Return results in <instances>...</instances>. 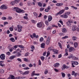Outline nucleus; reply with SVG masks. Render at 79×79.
Here are the masks:
<instances>
[{"label": "nucleus", "instance_id": "nucleus-1", "mask_svg": "<svg viewBox=\"0 0 79 79\" xmlns=\"http://www.w3.org/2000/svg\"><path fill=\"white\" fill-rule=\"evenodd\" d=\"M13 10L14 11H16L17 13H20L22 12V13H24V11L23 10H21V9L19 8L18 7H15L13 8Z\"/></svg>", "mask_w": 79, "mask_h": 79}, {"label": "nucleus", "instance_id": "nucleus-2", "mask_svg": "<svg viewBox=\"0 0 79 79\" xmlns=\"http://www.w3.org/2000/svg\"><path fill=\"white\" fill-rule=\"evenodd\" d=\"M66 14L68 15H69L71 14V12L69 11L66 12L65 13V14L61 15L60 17H61L63 18H68V15H67Z\"/></svg>", "mask_w": 79, "mask_h": 79}, {"label": "nucleus", "instance_id": "nucleus-3", "mask_svg": "<svg viewBox=\"0 0 79 79\" xmlns=\"http://www.w3.org/2000/svg\"><path fill=\"white\" fill-rule=\"evenodd\" d=\"M17 28L18 29V31L19 32H21V31H22V26L20 25H17Z\"/></svg>", "mask_w": 79, "mask_h": 79}, {"label": "nucleus", "instance_id": "nucleus-4", "mask_svg": "<svg viewBox=\"0 0 79 79\" xmlns=\"http://www.w3.org/2000/svg\"><path fill=\"white\" fill-rule=\"evenodd\" d=\"M0 58L1 60H4L5 59V55L4 54H2L0 56Z\"/></svg>", "mask_w": 79, "mask_h": 79}, {"label": "nucleus", "instance_id": "nucleus-5", "mask_svg": "<svg viewBox=\"0 0 79 79\" xmlns=\"http://www.w3.org/2000/svg\"><path fill=\"white\" fill-rule=\"evenodd\" d=\"M0 8V9L6 10V9H7L8 8V7L5 5H3L1 6Z\"/></svg>", "mask_w": 79, "mask_h": 79}, {"label": "nucleus", "instance_id": "nucleus-6", "mask_svg": "<svg viewBox=\"0 0 79 79\" xmlns=\"http://www.w3.org/2000/svg\"><path fill=\"white\" fill-rule=\"evenodd\" d=\"M50 36H48L47 40L46 41V44L47 45H49L50 43Z\"/></svg>", "mask_w": 79, "mask_h": 79}, {"label": "nucleus", "instance_id": "nucleus-7", "mask_svg": "<svg viewBox=\"0 0 79 79\" xmlns=\"http://www.w3.org/2000/svg\"><path fill=\"white\" fill-rule=\"evenodd\" d=\"M42 25H43V23H37V26L38 27H39L40 28L41 27H42Z\"/></svg>", "mask_w": 79, "mask_h": 79}, {"label": "nucleus", "instance_id": "nucleus-8", "mask_svg": "<svg viewBox=\"0 0 79 79\" xmlns=\"http://www.w3.org/2000/svg\"><path fill=\"white\" fill-rule=\"evenodd\" d=\"M29 73V71H25L24 73H22L23 75H27Z\"/></svg>", "mask_w": 79, "mask_h": 79}, {"label": "nucleus", "instance_id": "nucleus-9", "mask_svg": "<svg viewBox=\"0 0 79 79\" xmlns=\"http://www.w3.org/2000/svg\"><path fill=\"white\" fill-rule=\"evenodd\" d=\"M52 20V17L51 15H49L48 17V21L49 22Z\"/></svg>", "mask_w": 79, "mask_h": 79}, {"label": "nucleus", "instance_id": "nucleus-10", "mask_svg": "<svg viewBox=\"0 0 79 79\" xmlns=\"http://www.w3.org/2000/svg\"><path fill=\"white\" fill-rule=\"evenodd\" d=\"M62 32L63 33H66L67 32V30L66 29L64 28H63L62 30Z\"/></svg>", "mask_w": 79, "mask_h": 79}, {"label": "nucleus", "instance_id": "nucleus-11", "mask_svg": "<svg viewBox=\"0 0 79 79\" xmlns=\"http://www.w3.org/2000/svg\"><path fill=\"white\" fill-rule=\"evenodd\" d=\"M16 56H15L12 55L10 57L9 60H13L15 58H16Z\"/></svg>", "mask_w": 79, "mask_h": 79}, {"label": "nucleus", "instance_id": "nucleus-12", "mask_svg": "<svg viewBox=\"0 0 79 79\" xmlns=\"http://www.w3.org/2000/svg\"><path fill=\"white\" fill-rule=\"evenodd\" d=\"M76 30V26H73L72 27V31H75Z\"/></svg>", "mask_w": 79, "mask_h": 79}, {"label": "nucleus", "instance_id": "nucleus-13", "mask_svg": "<svg viewBox=\"0 0 79 79\" xmlns=\"http://www.w3.org/2000/svg\"><path fill=\"white\" fill-rule=\"evenodd\" d=\"M59 66H60V64H59V63L55 64L54 65V66L55 68H58Z\"/></svg>", "mask_w": 79, "mask_h": 79}, {"label": "nucleus", "instance_id": "nucleus-14", "mask_svg": "<svg viewBox=\"0 0 79 79\" xmlns=\"http://www.w3.org/2000/svg\"><path fill=\"white\" fill-rule=\"evenodd\" d=\"M32 35L33 37H34V38H35L36 37V39H37V38L39 37V35H36V34L35 33H33L32 34Z\"/></svg>", "mask_w": 79, "mask_h": 79}, {"label": "nucleus", "instance_id": "nucleus-15", "mask_svg": "<svg viewBox=\"0 0 79 79\" xmlns=\"http://www.w3.org/2000/svg\"><path fill=\"white\" fill-rule=\"evenodd\" d=\"M45 44L44 43H42L41 44V47L43 48H45Z\"/></svg>", "mask_w": 79, "mask_h": 79}, {"label": "nucleus", "instance_id": "nucleus-16", "mask_svg": "<svg viewBox=\"0 0 79 79\" xmlns=\"http://www.w3.org/2000/svg\"><path fill=\"white\" fill-rule=\"evenodd\" d=\"M73 50H74V48L72 47H70L69 49V52H71L73 51Z\"/></svg>", "mask_w": 79, "mask_h": 79}, {"label": "nucleus", "instance_id": "nucleus-17", "mask_svg": "<svg viewBox=\"0 0 79 79\" xmlns=\"http://www.w3.org/2000/svg\"><path fill=\"white\" fill-rule=\"evenodd\" d=\"M52 51L53 52L54 54H58V51L55 49H52Z\"/></svg>", "mask_w": 79, "mask_h": 79}, {"label": "nucleus", "instance_id": "nucleus-18", "mask_svg": "<svg viewBox=\"0 0 79 79\" xmlns=\"http://www.w3.org/2000/svg\"><path fill=\"white\" fill-rule=\"evenodd\" d=\"M62 5H63V3H57L56 4V6H60Z\"/></svg>", "mask_w": 79, "mask_h": 79}, {"label": "nucleus", "instance_id": "nucleus-19", "mask_svg": "<svg viewBox=\"0 0 79 79\" xmlns=\"http://www.w3.org/2000/svg\"><path fill=\"white\" fill-rule=\"evenodd\" d=\"M9 40H11L13 42H14L15 41V39H14V38H10Z\"/></svg>", "mask_w": 79, "mask_h": 79}, {"label": "nucleus", "instance_id": "nucleus-20", "mask_svg": "<svg viewBox=\"0 0 79 79\" xmlns=\"http://www.w3.org/2000/svg\"><path fill=\"white\" fill-rule=\"evenodd\" d=\"M77 46H78V44L77 42H75L74 44V46L75 48H77Z\"/></svg>", "mask_w": 79, "mask_h": 79}, {"label": "nucleus", "instance_id": "nucleus-21", "mask_svg": "<svg viewBox=\"0 0 79 79\" xmlns=\"http://www.w3.org/2000/svg\"><path fill=\"white\" fill-rule=\"evenodd\" d=\"M38 5L40 7H42V4L40 2H39L38 3Z\"/></svg>", "mask_w": 79, "mask_h": 79}, {"label": "nucleus", "instance_id": "nucleus-22", "mask_svg": "<svg viewBox=\"0 0 79 79\" xmlns=\"http://www.w3.org/2000/svg\"><path fill=\"white\" fill-rule=\"evenodd\" d=\"M67 24L69 27H71L72 26L71 23L68 22H67Z\"/></svg>", "mask_w": 79, "mask_h": 79}, {"label": "nucleus", "instance_id": "nucleus-23", "mask_svg": "<svg viewBox=\"0 0 79 79\" xmlns=\"http://www.w3.org/2000/svg\"><path fill=\"white\" fill-rule=\"evenodd\" d=\"M64 9H62L60 11H59V13H60V14H62V13H63L64 12Z\"/></svg>", "mask_w": 79, "mask_h": 79}, {"label": "nucleus", "instance_id": "nucleus-24", "mask_svg": "<svg viewBox=\"0 0 79 79\" xmlns=\"http://www.w3.org/2000/svg\"><path fill=\"white\" fill-rule=\"evenodd\" d=\"M72 62L75 65H77L79 64L78 62L76 61H72Z\"/></svg>", "mask_w": 79, "mask_h": 79}, {"label": "nucleus", "instance_id": "nucleus-25", "mask_svg": "<svg viewBox=\"0 0 79 79\" xmlns=\"http://www.w3.org/2000/svg\"><path fill=\"white\" fill-rule=\"evenodd\" d=\"M45 9V8H43V7H41L40 9V11H43L44 9Z\"/></svg>", "mask_w": 79, "mask_h": 79}, {"label": "nucleus", "instance_id": "nucleus-26", "mask_svg": "<svg viewBox=\"0 0 79 79\" xmlns=\"http://www.w3.org/2000/svg\"><path fill=\"white\" fill-rule=\"evenodd\" d=\"M16 55L17 56H21V54L19 52H18L17 53Z\"/></svg>", "mask_w": 79, "mask_h": 79}, {"label": "nucleus", "instance_id": "nucleus-27", "mask_svg": "<svg viewBox=\"0 0 79 79\" xmlns=\"http://www.w3.org/2000/svg\"><path fill=\"white\" fill-rule=\"evenodd\" d=\"M73 54H70L69 56L68 57L69 58V59H70L71 58H73Z\"/></svg>", "mask_w": 79, "mask_h": 79}, {"label": "nucleus", "instance_id": "nucleus-28", "mask_svg": "<svg viewBox=\"0 0 79 79\" xmlns=\"http://www.w3.org/2000/svg\"><path fill=\"white\" fill-rule=\"evenodd\" d=\"M18 47L21 48H24V46L22 45H19Z\"/></svg>", "mask_w": 79, "mask_h": 79}, {"label": "nucleus", "instance_id": "nucleus-29", "mask_svg": "<svg viewBox=\"0 0 79 79\" xmlns=\"http://www.w3.org/2000/svg\"><path fill=\"white\" fill-rule=\"evenodd\" d=\"M15 3V1H12L10 3V4L11 5H14Z\"/></svg>", "mask_w": 79, "mask_h": 79}, {"label": "nucleus", "instance_id": "nucleus-30", "mask_svg": "<svg viewBox=\"0 0 79 79\" xmlns=\"http://www.w3.org/2000/svg\"><path fill=\"white\" fill-rule=\"evenodd\" d=\"M48 50L49 51H52V50H53V47H51L50 48H48Z\"/></svg>", "mask_w": 79, "mask_h": 79}, {"label": "nucleus", "instance_id": "nucleus-31", "mask_svg": "<svg viewBox=\"0 0 79 79\" xmlns=\"http://www.w3.org/2000/svg\"><path fill=\"white\" fill-rule=\"evenodd\" d=\"M73 60H78V58L76 57L75 56H73V57L72 58Z\"/></svg>", "mask_w": 79, "mask_h": 79}, {"label": "nucleus", "instance_id": "nucleus-32", "mask_svg": "<svg viewBox=\"0 0 79 79\" xmlns=\"http://www.w3.org/2000/svg\"><path fill=\"white\" fill-rule=\"evenodd\" d=\"M61 74L63 77H65V74L63 73H61Z\"/></svg>", "mask_w": 79, "mask_h": 79}, {"label": "nucleus", "instance_id": "nucleus-33", "mask_svg": "<svg viewBox=\"0 0 79 79\" xmlns=\"http://www.w3.org/2000/svg\"><path fill=\"white\" fill-rule=\"evenodd\" d=\"M23 60H24V61L26 62H27V61H29V60H27V59H26V58H24Z\"/></svg>", "mask_w": 79, "mask_h": 79}, {"label": "nucleus", "instance_id": "nucleus-34", "mask_svg": "<svg viewBox=\"0 0 79 79\" xmlns=\"http://www.w3.org/2000/svg\"><path fill=\"white\" fill-rule=\"evenodd\" d=\"M67 38H68V36H65L64 37H62V39H67Z\"/></svg>", "mask_w": 79, "mask_h": 79}, {"label": "nucleus", "instance_id": "nucleus-35", "mask_svg": "<svg viewBox=\"0 0 79 79\" xmlns=\"http://www.w3.org/2000/svg\"><path fill=\"white\" fill-rule=\"evenodd\" d=\"M15 3H19V2H20V0H15Z\"/></svg>", "mask_w": 79, "mask_h": 79}, {"label": "nucleus", "instance_id": "nucleus-36", "mask_svg": "<svg viewBox=\"0 0 79 79\" xmlns=\"http://www.w3.org/2000/svg\"><path fill=\"white\" fill-rule=\"evenodd\" d=\"M35 74V71H33L31 74V77H33V76H34V74Z\"/></svg>", "mask_w": 79, "mask_h": 79}, {"label": "nucleus", "instance_id": "nucleus-37", "mask_svg": "<svg viewBox=\"0 0 79 79\" xmlns=\"http://www.w3.org/2000/svg\"><path fill=\"white\" fill-rule=\"evenodd\" d=\"M11 47H12V46H11V44H9V45L8 46V49H10V48H11Z\"/></svg>", "mask_w": 79, "mask_h": 79}, {"label": "nucleus", "instance_id": "nucleus-38", "mask_svg": "<svg viewBox=\"0 0 79 79\" xmlns=\"http://www.w3.org/2000/svg\"><path fill=\"white\" fill-rule=\"evenodd\" d=\"M59 46L60 48H62V46H61V44L60 43H58Z\"/></svg>", "mask_w": 79, "mask_h": 79}, {"label": "nucleus", "instance_id": "nucleus-39", "mask_svg": "<svg viewBox=\"0 0 79 79\" xmlns=\"http://www.w3.org/2000/svg\"><path fill=\"white\" fill-rule=\"evenodd\" d=\"M48 70L46 69L44 71V74H47L48 73Z\"/></svg>", "mask_w": 79, "mask_h": 79}, {"label": "nucleus", "instance_id": "nucleus-40", "mask_svg": "<svg viewBox=\"0 0 79 79\" xmlns=\"http://www.w3.org/2000/svg\"><path fill=\"white\" fill-rule=\"evenodd\" d=\"M73 40H76L77 39V38L75 36H73Z\"/></svg>", "mask_w": 79, "mask_h": 79}, {"label": "nucleus", "instance_id": "nucleus-41", "mask_svg": "<svg viewBox=\"0 0 79 79\" xmlns=\"http://www.w3.org/2000/svg\"><path fill=\"white\" fill-rule=\"evenodd\" d=\"M41 59L43 60V61L45 60V57L44 56H42L40 57Z\"/></svg>", "mask_w": 79, "mask_h": 79}, {"label": "nucleus", "instance_id": "nucleus-42", "mask_svg": "<svg viewBox=\"0 0 79 79\" xmlns=\"http://www.w3.org/2000/svg\"><path fill=\"white\" fill-rule=\"evenodd\" d=\"M71 7L72 8H74L75 10H77V7H74L73 6H72Z\"/></svg>", "mask_w": 79, "mask_h": 79}, {"label": "nucleus", "instance_id": "nucleus-43", "mask_svg": "<svg viewBox=\"0 0 79 79\" xmlns=\"http://www.w3.org/2000/svg\"><path fill=\"white\" fill-rule=\"evenodd\" d=\"M4 72L5 71L3 69H1L0 71V73H4Z\"/></svg>", "mask_w": 79, "mask_h": 79}, {"label": "nucleus", "instance_id": "nucleus-44", "mask_svg": "<svg viewBox=\"0 0 79 79\" xmlns=\"http://www.w3.org/2000/svg\"><path fill=\"white\" fill-rule=\"evenodd\" d=\"M33 14H34V16H38V14H37V13L35 12H34L33 13Z\"/></svg>", "mask_w": 79, "mask_h": 79}, {"label": "nucleus", "instance_id": "nucleus-45", "mask_svg": "<svg viewBox=\"0 0 79 79\" xmlns=\"http://www.w3.org/2000/svg\"><path fill=\"white\" fill-rule=\"evenodd\" d=\"M40 42H42V41H44V38H43V37H41L40 38Z\"/></svg>", "mask_w": 79, "mask_h": 79}, {"label": "nucleus", "instance_id": "nucleus-46", "mask_svg": "<svg viewBox=\"0 0 79 79\" xmlns=\"http://www.w3.org/2000/svg\"><path fill=\"white\" fill-rule=\"evenodd\" d=\"M11 79H15V77L13 75H10Z\"/></svg>", "mask_w": 79, "mask_h": 79}, {"label": "nucleus", "instance_id": "nucleus-47", "mask_svg": "<svg viewBox=\"0 0 79 79\" xmlns=\"http://www.w3.org/2000/svg\"><path fill=\"white\" fill-rule=\"evenodd\" d=\"M0 66H2V67H4V66H5V64H1V63L0 64Z\"/></svg>", "mask_w": 79, "mask_h": 79}, {"label": "nucleus", "instance_id": "nucleus-48", "mask_svg": "<svg viewBox=\"0 0 79 79\" xmlns=\"http://www.w3.org/2000/svg\"><path fill=\"white\" fill-rule=\"evenodd\" d=\"M31 22L32 23H34L35 24V23H36V22L34 20H31Z\"/></svg>", "mask_w": 79, "mask_h": 79}, {"label": "nucleus", "instance_id": "nucleus-49", "mask_svg": "<svg viewBox=\"0 0 79 79\" xmlns=\"http://www.w3.org/2000/svg\"><path fill=\"white\" fill-rule=\"evenodd\" d=\"M29 52H27V53H25V56H29Z\"/></svg>", "mask_w": 79, "mask_h": 79}, {"label": "nucleus", "instance_id": "nucleus-50", "mask_svg": "<svg viewBox=\"0 0 79 79\" xmlns=\"http://www.w3.org/2000/svg\"><path fill=\"white\" fill-rule=\"evenodd\" d=\"M8 23L7 22H6L4 23V26H5L6 24H8Z\"/></svg>", "mask_w": 79, "mask_h": 79}, {"label": "nucleus", "instance_id": "nucleus-51", "mask_svg": "<svg viewBox=\"0 0 79 79\" xmlns=\"http://www.w3.org/2000/svg\"><path fill=\"white\" fill-rule=\"evenodd\" d=\"M17 60L19 61L20 62H21L22 61L21 59L20 58H18Z\"/></svg>", "mask_w": 79, "mask_h": 79}, {"label": "nucleus", "instance_id": "nucleus-52", "mask_svg": "<svg viewBox=\"0 0 79 79\" xmlns=\"http://www.w3.org/2000/svg\"><path fill=\"white\" fill-rule=\"evenodd\" d=\"M41 61H40V60H39V65H40V66L41 65Z\"/></svg>", "mask_w": 79, "mask_h": 79}, {"label": "nucleus", "instance_id": "nucleus-53", "mask_svg": "<svg viewBox=\"0 0 79 79\" xmlns=\"http://www.w3.org/2000/svg\"><path fill=\"white\" fill-rule=\"evenodd\" d=\"M48 11H49V10L48 9H46L44 10L45 12H48Z\"/></svg>", "mask_w": 79, "mask_h": 79}, {"label": "nucleus", "instance_id": "nucleus-54", "mask_svg": "<svg viewBox=\"0 0 79 79\" xmlns=\"http://www.w3.org/2000/svg\"><path fill=\"white\" fill-rule=\"evenodd\" d=\"M59 23H61V24H62V25H63V21H61V20H60V21H59Z\"/></svg>", "mask_w": 79, "mask_h": 79}, {"label": "nucleus", "instance_id": "nucleus-55", "mask_svg": "<svg viewBox=\"0 0 79 79\" xmlns=\"http://www.w3.org/2000/svg\"><path fill=\"white\" fill-rule=\"evenodd\" d=\"M10 31H13V28L10 27Z\"/></svg>", "mask_w": 79, "mask_h": 79}, {"label": "nucleus", "instance_id": "nucleus-56", "mask_svg": "<svg viewBox=\"0 0 79 79\" xmlns=\"http://www.w3.org/2000/svg\"><path fill=\"white\" fill-rule=\"evenodd\" d=\"M64 9L67 10L69 9V7H64Z\"/></svg>", "mask_w": 79, "mask_h": 79}, {"label": "nucleus", "instance_id": "nucleus-57", "mask_svg": "<svg viewBox=\"0 0 79 79\" xmlns=\"http://www.w3.org/2000/svg\"><path fill=\"white\" fill-rule=\"evenodd\" d=\"M2 19L3 20H5L6 19V18L5 17H3L2 18Z\"/></svg>", "mask_w": 79, "mask_h": 79}, {"label": "nucleus", "instance_id": "nucleus-58", "mask_svg": "<svg viewBox=\"0 0 79 79\" xmlns=\"http://www.w3.org/2000/svg\"><path fill=\"white\" fill-rule=\"evenodd\" d=\"M23 18L24 19H28V17L27 16H24Z\"/></svg>", "mask_w": 79, "mask_h": 79}, {"label": "nucleus", "instance_id": "nucleus-59", "mask_svg": "<svg viewBox=\"0 0 79 79\" xmlns=\"http://www.w3.org/2000/svg\"><path fill=\"white\" fill-rule=\"evenodd\" d=\"M24 69H25V70H27V69H29V68L28 67L25 68H24Z\"/></svg>", "mask_w": 79, "mask_h": 79}, {"label": "nucleus", "instance_id": "nucleus-60", "mask_svg": "<svg viewBox=\"0 0 79 79\" xmlns=\"http://www.w3.org/2000/svg\"><path fill=\"white\" fill-rule=\"evenodd\" d=\"M74 74H75V72L73 71L72 72V73L71 74V75H72V76H73V75H74Z\"/></svg>", "mask_w": 79, "mask_h": 79}, {"label": "nucleus", "instance_id": "nucleus-61", "mask_svg": "<svg viewBox=\"0 0 79 79\" xmlns=\"http://www.w3.org/2000/svg\"><path fill=\"white\" fill-rule=\"evenodd\" d=\"M33 66V65L32 64H29V67H32V66Z\"/></svg>", "mask_w": 79, "mask_h": 79}, {"label": "nucleus", "instance_id": "nucleus-62", "mask_svg": "<svg viewBox=\"0 0 79 79\" xmlns=\"http://www.w3.org/2000/svg\"><path fill=\"white\" fill-rule=\"evenodd\" d=\"M10 52H6V54L8 55H10Z\"/></svg>", "mask_w": 79, "mask_h": 79}, {"label": "nucleus", "instance_id": "nucleus-63", "mask_svg": "<svg viewBox=\"0 0 79 79\" xmlns=\"http://www.w3.org/2000/svg\"><path fill=\"white\" fill-rule=\"evenodd\" d=\"M17 79H21V77H16Z\"/></svg>", "mask_w": 79, "mask_h": 79}, {"label": "nucleus", "instance_id": "nucleus-64", "mask_svg": "<svg viewBox=\"0 0 79 79\" xmlns=\"http://www.w3.org/2000/svg\"><path fill=\"white\" fill-rule=\"evenodd\" d=\"M45 55H46V52H44L43 53V56H45Z\"/></svg>", "mask_w": 79, "mask_h": 79}]
</instances>
